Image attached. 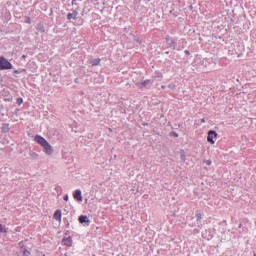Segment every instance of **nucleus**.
Returning <instances> with one entry per match:
<instances>
[{
  "label": "nucleus",
  "instance_id": "dca6fc26",
  "mask_svg": "<svg viewBox=\"0 0 256 256\" xmlns=\"http://www.w3.org/2000/svg\"><path fill=\"white\" fill-rule=\"evenodd\" d=\"M0 233H6L5 227L0 223Z\"/></svg>",
  "mask_w": 256,
  "mask_h": 256
},
{
  "label": "nucleus",
  "instance_id": "9b49d317",
  "mask_svg": "<svg viewBox=\"0 0 256 256\" xmlns=\"http://www.w3.org/2000/svg\"><path fill=\"white\" fill-rule=\"evenodd\" d=\"M148 84H150V80L143 81L142 83L137 84L139 88L146 87Z\"/></svg>",
  "mask_w": 256,
  "mask_h": 256
},
{
  "label": "nucleus",
  "instance_id": "f03ea898",
  "mask_svg": "<svg viewBox=\"0 0 256 256\" xmlns=\"http://www.w3.org/2000/svg\"><path fill=\"white\" fill-rule=\"evenodd\" d=\"M13 66L11 64V62H9V60H7V58H4V56H0V70H10L12 69Z\"/></svg>",
  "mask_w": 256,
  "mask_h": 256
},
{
  "label": "nucleus",
  "instance_id": "9d476101",
  "mask_svg": "<svg viewBox=\"0 0 256 256\" xmlns=\"http://www.w3.org/2000/svg\"><path fill=\"white\" fill-rule=\"evenodd\" d=\"M180 159L182 162H186V153L184 150H181L180 152Z\"/></svg>",
  "mask_w": 256,
  "mask_h": 256
},
{
  "label": "nucleus",
  "instance_id": "f8f14e48",
  "mask_svg": "<svg viewBox=\"0 0 256 256\" xmlns=\"http://www.w3.org/2000/svg\"><path fill=\"white\" fill-rule=\"evenodd\" d=\"M1 130H2L3 133L9 132V130H10L9 124H3Z\"/></svg>",
  "mask_w": 256,
  "mask_h": 256
},
{
  "label": "nucleus",
  "instance_id": "39448f33",
  "mask_svg": "<svg viewBox=\"0 0 256 256\" xmlns=\"http://www.w3.org/2000/svg\"><path fill=\"white\" fill-rule=\"evenodd\" d=\"M54 220L61 222L62 220V213L61 210H56L54 215H53Z\"/></svg>",
  "mask_w": 256,
  "mask_h": 256
},
{
  "label": "nucleus",
  "instance_id": "b1692460",
  "mask_svg": "<svg viewBox=\"0 0 256 256\" xmlns=\"http://www.w3.org/2000/svg\"><path fill=\"white\" fill-rule=\"evenodd\" d=\"M201 122H202V123H205V122H206V120H205V119H202V120H201Z\"/></svg>",
  "mask_w": 256,
  "mask_h": 256
},
{
  "label": "nucleus",
  "instance_id": "1a4fd4ad",
  "mask_svg": "<svg viewBox=\"0 0 256 256\" xmlns=\"http://www.w3.org/2000/svg\"><path fill=\"white\" fill-rule=\"evenodd\" d=\"M166 43H167L170 47H172V46L175 45L174 39H173L172 37H170V36H167V37H166Z\"/></svg>",
  "mask_w": 256,
  "mask_h": 256
},
{
  "label": "nucleus",
  "instance_id": "4be33fe9",
  "mask_svg": "<svg viewBox=\"0 0 256 256\" xmlns=\"http://www.w3.org/2000/svg\"><path fill=\"white\" fill-rule=\"evenodd\" d=\"M174 137H179V135L175 132H173Z\"/></svg>",
  "mask_w": 256,
  "mask_h": 256
},
{
  "label": "nucleus",
  "instance_id": "0eeeda50",
  "mask_svg": "<svg viewBox=\"0 0 256 256\" xmlns=\"http://www.w3.org/2000/svg\"><path fill=\"white\" fill-rule=\"evenodd\" d=\"M79 15L77 10H74L73 13L68 14V20H77V16Z\"/></svg>",
  "mask_w": 256,
  "mask_h": 256
},
{
  "label": "nucleus",
  "instance_id": "393cba45",
  "mask_svg": "<svg viewBox=\"0 0 256 256\" xmlns=\"http://www.w3.org/2000/svg\"><path fill=\"white\" fill-rule=\"evenodd\" d=\"M161 88H162V89H165V86H162Z\"/></svg>",
  "mask_w": 256,
  "mask_h": 256
},
{
  "label": "nucleus",
  "instance_id": "6ab92c4d",
  "mask_svg": "<svg viewBox=\"0 0 256 256\" xmlns=\"http://www.w3.org/2000/svg\"><path fill=\"white\" fill-rule=\"evenodd\" d=\"M208 166L212 165V161L211 160H206L205 162Z\"/></svg>",
  "mask_w": 256,
  "mask_h": 256
},
{
  "label": "nucleus",
  "instance_id": "6e6552de",
  "mask_svg": "<svg viewBox=\"0 0 256 256\" xmlns=\"http://www.w3.org/2000/svg\"><path fill=\"white\" fill-rule=\"evenodd\" d=\"M79 222H80L81 224H85V223H89L90 220L88 219L87 216L81 215L80 218H79Z\"/></svg>",
  "mask_w": 256,
  "mask_h": 256
},
{
  "label": "nucleus",
  "instance_id": "4468645a",
  "mask_svg": "<svg viewBox=\"0 0 256 256\" xmlns=\"http://www.w3.org/2000/svg\"><path fill=\"white\" fill-rule=\"evenodd\" d=\"M22 252H23V256H31V251L26 248H24V250H22Z\"/></svg>",
  "mask_w": 256,
  "mask_h": 256
},
{
  "label": "nucleus",
  "instance_id": "f257e3e1",
  "mask_svg": "<svg viewBox=\"0 0 256 256\" xmlns=\"http://www.w3.org/2000/svg\"><path fill=\"white\" fill-rule=\"evenodd\" d=\"M35 141L40 144L43 148H44V151L48 154V155H51L53 150H52V147L51 145L41 136H36L35 137Z\"/></svg>",
  "mask_w": 256,
  "mask_h": 256
},
{
  "label": "nucleus",
  "instance_id": "f3484780",
  "mask_svg": "<svg viewBox=\"0 0 256 256\" xmlns=\"http://www.w3.org/2000/svg\"><path fill=\"white\" fill-rule=\"evenodd\" d=\"M38 31H40V32H42V33L44 32V27H43V25H39V26H38Z\"/></svg>",
  "mask_w": 256,
  "mask_h": 256
},
{
  "label": "nucleus",
  "instance_id": "aec40b11",
  "mask_svg": "<svg viewBox=\"0 0 256 256\" xmlns=\"http://www.w3.org/2000/svg\"><path fill=\"white\" fill-rule=\"evenodd\" d=\"M68 199H69L68 195H65L64 196V201H68Z\"/></svg>",
  "mask_w": 256,
  "mask_h": 256
},
{
  "label": "nucleus",
  "instance_id": "a211bd4d",
  "mask_svg": "<svg viewBox=\"0 0 256 256\" xmlns=\"http://www.w3.org/2000/svg\"><path fill=\"white\" fill-rule=\"evenodd\" d=\"M16 102H17L18 105H21L23 103V99L22 98H18Z\"/></svg>",
  "mask_w": 256,
  "mask_h": 256
},
{
  "label": "nucleus",
  "instance_id": "20e7f679",
  "mask_svg": "<svg viewBox=\"0 0 256 256\" xmlns=\"http://www.w3.org/2000/svg\"><path fill=\"white\" fill-rule=\"evenodd\" d=\"M63 244H64V246H66L68 248L72 247V244H73L72 238L71 237H65L63 239Z\"/></svg>",
  "mask_w": 256,
  "mask_h": 256
},
{
  "label": "nucleus",
  "instance_id": "423d86ee",
  "mask_svg": "<svg viewBox=\"0 0 256 256\" xmlns=\"http://www.w3.org/2000/svg\"><path fill=\"white\" fill-rule=\"evenodd\" d=\"M74 199H75L76 201H82V200H83L81 190H76V191L74 192Z\"/></svg>",
  "mask_w": 256,
  "mask_h": 256
},
{
  "label": "nucleus",
  "instance_id": "ddd939ff",
  "mask_svg": "<svg viewBox=\"0 0 256 256\" xmlns=\"http://www.w3.org/2000/svg\"><path fill=\"white\" fill-rule=\"evenodd\" d=\"M101 63V58H96L95 60H91V64L93 66H97Z\"/></svg>",
  "mask_w": 256,
  "mask_h": 256
},
{
  "label": "nucleus",
  "instance_id": "2eb2a0df",
  "mask_svg": "<svg viewBox=\"0 0 256 256\" xmlns=\"http://www.w3.org/2000/svg\"><path fill=\"white\" fill-rule=\"evenodd\" d=\"M18 245H19L20 249H22V250L25 249V243H24V241H20V242L18 243Z\"/></svg>",
  "mask_w": 256,
  "mask_h": 256
},
{
  "label": "nucleus",
  "instance_id": "412c9836",
  "mask_svg": "<svg viewBox=\"0 0 256 256\" xmlns=\"http://www.w3.org/2000/svg\"><path fill=\"white\" fill-rule=\"evenodd\" d=\"M72 5L74 6V5H77V1L76 0H73L72 1Z\"/></svg>",
  "mask_w": 256,
  "mask_h": 256
},
{
  "label": "nucleus",
  "instance_id": "7ed1b4c3",
  "mask_svg": "<svg viewBox=\"0 0 256 256\" xmlns=\"http://www.w3.org/2000/svg\"><path fill=\"white\" fill-rule=\"evenodd\" d=\"M218 138V133L214 130L208 132L207 141L212 145L216 143L215 139Z\"/></svg>",
  "mask_w": 256,
  "mask_h": 256
},
{
  "label": "nucleus",
  "instance_id": "5701e85b",
  "mask_svg": "<svg viewBox=\"0 0 256 256\" xmlns=\"http://www.w3.org/2000/svg\"><path fill=\"white\" fill-rule=\"evenodd\" d=\"M185 53H186L187 55H190V52H189L188 50H185Z\"/></svg>",
  "mask_w": 256,
  "mask_h": 256
}]
</instances>
